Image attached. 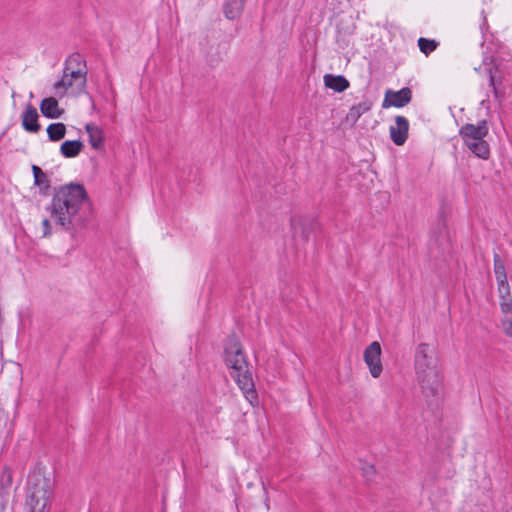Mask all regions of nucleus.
Returning a JSON list of instances; mask_svg holds the SVG:
<instances>
[{"instance_id": "4be33fe9", "label": "nucleus", "mask_w": 512, "mask_h": 512, "mask_svg": "<svg viewBox=\"0 0 512 512\" xmlns=\"http://www.w3.org/2000/svg\"><path fill=\"white\" fill-rule=\"evenodd\" d=\"M12 474L11 471L8 469H5L2 473V477L0 480L1 489L3 490H9L12 485Z\"/></svg>"}, {"instance_id": "6e6552de", "label": "nucleus", "mask_w": 512, "mask_h": 512, "mask_svg": "<svg viewBox=\"0 0 512 512\" xmlns=\"http://www.w3.org/2000/svg\"><path fill=\"white\" fill-rule=\"evenodd\" d=\"M412 98V91L408 87H404L398 91L387 90L383 100L382 107L387 108L390 106L401 108L406 106Z\"/></svg>"}, {"instance_id": "9d476101", "label": "nucleus", "mask_w": 512, "mask_h": 512, "mask_svg": "<svg viewBox=\"0 0 512 512\" xmlns=\"http://www.w3.org/2000/svg\"><path fill=\"white\" fill-rule=\"evenodd\" d=\"M22 126L26 131L31 133H37L41 128L38 123L37 110L31 104H27L22 115Z\"/></svg>"}, {"instance_id": "bb28decb", "label": "nucleus", "mask_w": 512, "mask_h": 512, "mask_svg": "<svg viewBox=\"0 0 512 512\" xmlns=\"http://www.w3.org/2000/svg\"><path fill=\"white\" fill-rule=\"evenodd\" d=\"M372 473L373 472V466H370L367 468L366 473Z\"/></svg>"}, {"instance_id": "1a4fd4ad", "label": "nucleus", "mask_w": 512, "mask_h": 512, "mask_svg": "<svg viewBox=\"0 0 512 512\" xmlns=\"http://www.w3.org/2000/svg\"><path fill=\"white\" fill-rule=\"evenodd\" d=\"M409 122L404 116L395 117V125L390 126L389 132L393 143L403 145L408 138Z\"/></svg>"}, {"instance_id": "f8f14e48", "label": "nucleus", "mask_w": 512, "mask_h": 512, "mask_svg": "<svg viewBox=\"0 0 512 512\" xmlns=\"http://www.w3.org/2000/svg\"><path fill=\"white\" fill-rule=\"evenodd\" d=\"M86 132L89 136V143L95 150L104 148V131L94 123L86 124Z\"/></svg>"}, {"instance_id": "f257e3e1", "label": "nucleus", "mask_w": 512, "mask_h": 512, "mask_svg": "<svg viewBox=\"0 0 512 512\" xmlns=\"http://www.w3.org/2000/svg\"><path fill=\"white\" fill-rule=\"evenodd\" d=\"M57 227L75 238L91 218V206L84 186L70 183L60 187L47 207Z\"/></svg>"}, {"instance_id": "6ab92c4d", "label": "nucleus", "mask_w": 512, "mask_h": 512, "mask_svg": "<svg viewBox=\"0 0 512 512\" xmlns=\"http://www.w3.org/2000/svg\"><path fill=\"white\" fill-rule=\"evenodd\" d=\"M32 172L34 176V184L40 187H49V180L46 174L41 170L40 167L32 165Z\"/></svg>"}, {"instance_id": "39448f33", "label": "nucleus", "mask_w": 512, "mask_h": 512, "mask_svg": "<svg viewBox=\"0 0 512 512\" xmlns=\"http://www.w3.org/2000/svg\"><path fill=\"white\" fill-rule=\"evenodd\" d=\"M488 134L489 127L486 120H482L477 124L467 123L459 129V135L469 151L484 160L490 156V147L485 140Z\"/></svg>"}, {"instance_id": "20e7f679", "label": "nucleus", "mask_w": 512, "mask_h": 512, "mask_svg": "<svg viewBox=\"0 0 512 512\" xmlns=\"http://www.w3.org/2000/svg\"><path fill=\"white\" fill-rule=\"evenodd\" d=\"M86 82V65L79 54H73L66 60L61 79L54 83L55 95L62 98L68 93H82Z\"/></svg>"}, {"instance_id": "4468645a", "label": "nucleus", "mask_w": 512, "mask_h": 512, "mask_svg": "<svg viewBox=\"0 0 512 512\" xmlns=\"http://www.w3.org/2000/svg\"><path fill=\"white\" fill-rule=\"evenodd\" d=\"M246 0H226L224 4V14L226 18L234 20L238 18L245 5Z\"/></svg>"}, {"instance_id": "f03ea898", "label": "nucleus", "mask_w": 512, "mask_h": 512, "mask_svg": "<svg viewBox=\"0 0 512 512\" xmlns=\"http://www.w3.org/2000/svg\"><path fill=\"white\" fill-rule=\"evenodd\" d=\"M414 366L417 382L427 401L438 400L443 387L442 376L435 352L428 344L421 343L416 347Z\"/></svg>"}, {"instance_id": "f3484780", "label": "nucleus", "mask_w": 512, "mask_h": 512, "mask_svg": "<svg viewBox=\"0 0 512 512\" xmlns=\"http://www.w3.org/2000/svg\"><path fill=\"white\" fill-rule=\"evenodd\" d=\"M47 134L51 141H59L65 137L66 126L63 123H52L47 127Z\"/></svg>"}, {"instance_id": "5701e85b", "label": "nucleus", "mask_w": 512, "mask_h": 512, "mask_svg": "<svg viewBox=\"0 0 512 512\" xmlns=\"http://www.w3.org/2000/svg\"><path fill=\"white\" fill-rule=\"evenodd\" d=\"M499 305H500L501 312L505 316L510 315V317H512V298L511 297L500 300Z\"/></svg>"}, {"instance_id": "b1692460", "label": "nucleus", "mask_w": 512, "mask_h": 512, "mask_svg": "<svg viewBox=\"0 0 512 512\" xmlns=\"http://www.w3.org/2000/svg\"><path fill=\"white\" fill-rule=\"evenodd\" d=\"M504 333L508 337H512V317L504 316L501 320Z\"/></svg>"}, {"instance_id": "9b49d317", "label": "nucleus", "mask_w": 512, "mask_h": 512, "mask_svg": "<svg viewBox=\"0 0 512 512\" xmlns=\"http://www.w3.org/2000/svg\"><path fill=\"white\" fill-rule=\"evenodd\" d=\"M41 113L50 119L60 118L64 110L59 108L58 101L54 97H48L42 100L40 104Z\"/></svg>"}, {"instance_id": "ddd939ff", "label": "nucleus", "mask_w": 512, "mask_h": 512, "mask_svg": "<svg viewBox=\"0 0 512 512\" xmlns=\"http://www.w3.org/2000/svg\"><path fill=\"white\" fill-rule=\"evenodd\" d=\"M323 80L327 88L338 93L343 92L349 87V81L342 75L326 74Z\"/></svg>"}, {"instance_id": "423d86ee", "label": "nucleus", "mask_w": 512, "mask_h": 512, "mask_svg": "<svg viewBox=\"0 0 512 512\" xmlns=\"http://www.w3.org/2000/svg\"><path fill=\"white\" fill-rule=\"evenodd\" d=\"M52 486L48 479L36 476L29 482L25 505L29 512H48Z\"/></svg>"}, {"instance_id": "aec40b11", "label": "nucleus", "mask_w": 512, "mask_h": 512, "mask_svg": "<svg viewBox=\"0 0 512 512\" xmlns=\"http://www.w3.org/2000/svg\"><path fill=\"white\" fill-rule=\"evenodd\" d=\"M418 46L422 53H424L425 55H429L437 48L438 43L435 40H430L421 37L418 39Z\"/></svg>"}, {"instance_id": "393cba45", "label": "nucleus", "mask_w": 512, "mask_h": 512, "mask_svg": "<svg viewBox=\"0 0 512 512\" xmlns=\"http://www.w3.org/2000/svg\"><path fill=\"white\" fill-rule=\"evenodd\" d=\"M43 237H50L52 235V225L49 219L45 218L42 220Z\"/></svg>"}, {"instance_id": "0eeeda50", "label": "nucleus", "mask_w": 512, "mask_h": 512, "mask_svg": "<svg viewBox=\"0 0 512 512\" xmlns=\"http://www.w3.org/2000/svg\"><path fill=\"white\" fill-rule=\"evenodd\" d=\"M364 361L369 368V372L373 378L380 377L383 367L381 363V345L374 341L368 345L363 354Z\"/></svg>"}, {"instance_id": "a878e982", "label": "nucleus", "mask_w": 512, "mask_h": 512, "mask_svg": "<svg viewBox=\"0 0 512 512\" xmlns=\"http://www.w3.org/2000/svg\"><path fill=\"white\" fill-rule=\"evenodd\" d=\"M489 86L493 88L495 97H499L498 90L495 87V79H494V76H493L491 70L489 71Z\"/></svg>"}, {"instance_id": "2eb2a0df", "label": "nucleus", "mask_w": 512, "mask_h": 512, "mask_svg": "<svg viewBox=\"0 0 512 512\" xmlns=\"http://www.w3.org/2000/svg\"><path fill=\"white\" fill-rule=\"evenodd\" d=\"M83 143L80 140L64 141L60 146V152L65 158L76 157L82 150Z\"/></svg>"}, {"instance_id": "a211bd4d", "label": "nucleus", "mask_w": 512, "mask_h": 512, "mask_svg": "<svg viewBox=\"0 0 512 512\" xmlns=\"http://www.w3.org/2000/svg\"><path fill=\"white\" fill-rule=\"evenodd\" d=\"M494 273L497 281L507 280L505 264L498 254L494 255Z\"/></svg>"}, {"instance_id": "dca6fc26", "label": "nucleus", "mask_w": 512, "mask_h": 512, "mask_svg": "<svg viewBox=\"0 0 512 512\" xmlns=\"http://www.w3.org/2000/svg\"><path fill=\"white\" fill-rule=\"evenodd\" d=\"M370 109L371 104L368 101L360 102L350 108L346 119L347 121L355 123L364 113L368 112Z\"/></svg>"}, {"instance_id": "412c9836", "label": "nucleus", "mask_w": 512, "mask_h": 512, "mask_svg": "<svg viewBox=\"0 0 512 512\" xmlns=\"http://www.w3.org/2000/svg\"><path fill=\"white\" fill-rule=\"evenodd\" d=\"M500 300L510 298V287L507 280L497 281Z\"/></svg>"}, {"instance_id": "cd10ccee", "label": "nucleus", "mask_w": 512, "mask_h": 512, "mask_svg": "<svg viewBox=\"0 0 512 512\" xmlns=\"http://www.w3.org/2000/svg\"><path fill=\"white\" fill-rule=\"evenodd\" d=\"M292 225H293V229H294V231H295V232H297V224H296V222H295V221H293Z\"/></svg>"}, {"instance_id": "7ed1b4c3", "label": "nucleus", "mask_w": 512, "mask_h": 512, "mask_svg": "<svg viewBox=\"0 0 512 512\" xmlns=\"http://www.w3.org/2000/svg\"><path fill=\"white\" fill-rule=\"evenodd\" d=\"M224 359L231 377L246 394V398L254 397L252 373L241 345L235 338L230 339L229 344L226 346Z\"/></svg>"}]
</instances>
